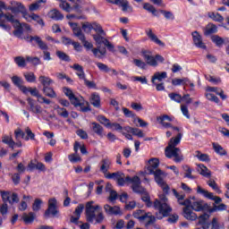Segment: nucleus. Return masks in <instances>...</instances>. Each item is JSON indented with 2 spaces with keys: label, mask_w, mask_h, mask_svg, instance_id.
I'll return each mask as SVG.
<instances>
[{
  "label": "nucleus",
  "mask_w": 229,
  "mask_h": 229,
  "mask_svg": "<svg viewBox=\"0 0 229 229\" xmlns=\"http://www.w3.org/2000/svg\"><path fill=\"white\" fill-rule=\"evenodd\" d=\"M3 10H6V5L3 1L0 0V28L2 30H4L5 31H10V30H12V27H10V25H7L4 21V19H6V21L8 22H11L13 28H15V30L13 31L14 37L21 38L24 31L22 30V25H21V22L15 18L13 14L10 13H3Z\"/></svg>",
  "instance_id": "obj_1"
},
{
  "label": "nucleus",
  "mask_w": 229,
  "mask_h": 229,
  "mask_svg": "<svg viewBox=\"0 0 229 229\" xmlns=\"http://www.w3.org/2000/svg\"><path fill=\"white\" fill-rule=\"evenodd\" d=\"M149 165L148 166V171L149 174H154L155 176V182L163 189V191L165 194L169 193V186L167 183H165V181H164V176H165V174L158 169V165H160V161L158 158H151L148 161Z\"/></svg>",
  "instance_id": "obj_2"
},
{
  "label": "nucleus",
  "mask_w": 229,
  "mask_h": 229,
  "mask_svg": "<svg viewBox=\"0 0 229 229\" xmlns=\"http://www.w3.org/2000/svg\"><path fill=\"white\" fill-rule=\"evenodd\" d=\"M86 220L88 223L101 225L105 221V215L101 206L94 204V201H88L85 206Z\"/></svg>",
  "instance_id": "obj_3"
},
{
  "label": "nucleus",
  "mask_w": 229,
  "mask_h": 229,
  "mask_svg": "<svg viewBox=\"0 0 229 229\" xmlns=\"http://www.w3.org/2000/svg\"><path fill=\"white\" fill-rule=\"evenodd\" d=\"M183 134L179 132L175 138H171L168 146L165 148V157L167 158H174V162L177 164L183 160V155H182V150L176 148L180 144Z\"/></svg>",
  "instance_id": "obj_4"
},
{
  "label": "nucleus",
  "mask_w": 229,
  "mask_h": 229,
  "mask_svg": "<svg viewBox=\"0 0 229 229\" xmlns=\"http://www.w3.org/2000/svg\"><path fill=\"white\" fill-rule=\"evenodd\" d=\"M63 92L70 99V102L73 106H80L81 112H90V105L83 98V97H76L72 92V89L69 88H64Z\"/></svg>",
  "instance_id": "obj_5"
},
{
  "label": "nucleus",
  "mask_w": 229,
  "mask_h": 229,
  "mask_svg": "<svg viewBox=\"0 0 229 229\" xmlns=\"http://www.w3.org/2000/svg\"><path fill=\"white\" fill-rule=\"evenodd\" d=\"M116 182L120 187L126 185V183H131L132 191L137 194H144L145 192L144 188L140 186V178L137 175L131 178L130 176H124L122 173Z\"/></svg>",
  "instance_id": "obj_6"
},
{
  "label": "nucleus",
  "mask_w": 229,
  "mask_h": 229,
  "mask_svg": "<svg viewBox=\"0 0 229 229\" xmlns=\"http://www.w3.org/2000/svg\"><path fill=\"white\" fill-rule=\"evenodd\" d=\"M5 10H10L12 13L14 14L21 13L23 19L28 21V22H31V21H33V14L28 13L26 7L22 5V3L11 1V5L6 7Z\"/></svg>",
  "instance_id": "obj_7"
},
{
  "label": "nucleus",
  "mask_w": 229,
  "mask_h": 229,
  "mask_svg": "<svg viewBox=\"0 0 229 229\" xmlns=\"http://www.w3.org/2000/svg\"><path fill=\"white\" fill-rule=\"evenodd\" d=\"M168 202L169 200L167 199L165 194L159 195V200L156 199L154 201L155 208H157V210H159V213L162 214L163 217H167V216H169V213L173 210L169 206Z\"/></svg>",
  "instance_id": "obj_8"
},
{
  "label": "nucleus",
  "mask_w": 229,
  "mask_h": 229,
  "mask_svg": "<svg viewBox=\"0 0 229 229\" xmlns=\"http://www.w3.org/2000/svg\"><path fill=\"white\" fill-rule=\"evenodd\" d=\"M188 207L195 212H212L210 206L205 200L194 197L188 200Z\"/></svg>",
  "instance_id": "obj_9"
},
{
  "label": "nucleus",
  "mask_w": 229,
  "mask_h": 229,
  "mask_svg": "<svg viewBox=\"0 0 229 229\" xmlns=\"http://www.w3.org/2000/svg\"><path fill=\"white\" fill-rule=\"evenodd\" d=\"M141 54L147 65H150L151 67H157L158 62L164 64V61L165 60L164 59V56L160 55H156V56H154L151 51L143 50Z\"/></svg>",
  "instance_id": "obj_10"
},
{
  "label": "nucleus",
  "mask_w": 229,
  "mask_h": 229,
  "mask_svg": "<svg viewBox=\"0 0 229 229\" xmlns=\"http://www.w3.org/2000/svg\"><path fill=\"white\" fill-rule=\"evenodd\" d=\"M29 40L30 42H33L34 40V42L38 44V47H39V49L43 51V60H46L47 62L51 61V53L47 51V49H49V47L46 42L42 40V38L38 36H30L29 37Z\"/></svg>",
  "instance_id": "obj_11"
},
{
  "label": "nucleus",
  "mask_w": 229,
  "mask_h": 229,
  "mask_svg": "<svg viewBox=\"0 0 229 229\" xmlns=\"http://www.w3.org/2000/svg\"><path fill=\"white\" fill-rule=\"evenodd\" d=\"M133 217L135 219H139L140 221H146V225H153L155 221H157V218L155 216L151 215V213H144V211L138 209L133 212Z\"/></svg>",
  "instance_id": "obj_12"
},
{
  "label": "nucleus",
  "mask_w": 229,
  "mask_h": 229,
  "mask_svg": "<svg viewBox=\"0 0 229 229\" xmlns=\"http://www.w3.org/2000/svg\"><path fill=\"white\" fill-rule=\"evenodd\" d=\"M59 8L61 10H64V12H66L67 13H71L72 10H80V4H81V1L80 0H69L70 3L73 4L72 6H71L70 3H67L65 0H59Z\"/></svg>",
  "instance_id": "obj_13"
},
{
  "label": "nucleus",
  "mask_w": 229,
  "mask_h": 229,
  "mask_svg": "<svg viewBox=\"0 0 229 229\" xmlns=\"http://www.w3.org/2000/svg\"><path fill=\"white\" fill-rule=\"evenodd\" d=\"M23 94H31L34 98H38V103H45V105H51V99L46 98L44 96L40 94L37 88L26 87V91H22Z\"/></svg>",
  "instance_id": "obj_14"
},
{
  "label": "nucleus",
  "mask_w": 229,
  "mask_h": 229,
  "mask_svg": "<svg viewBox=\"0 0 229 229\" xmlns=\"http://www.w3.org/2000/svg\"><path fill=\"white\" fill-rule=\"evenodd\" d=\"M0 194L2 196L3 201L6 204L13 205L14 203H19V195L12 191H1Z\"/></svg>",
  "instance_id": "obj_15"
},
{
  "label": "nucleus",
  "mask_w": 229,
  "mask_h": 229,
  "mask_svg": "<svg viewBox=\"0 0 229 229\" xmlns=\"http://www.w3.org/2000/svg\"><path fill=\"white\" fill-rule=\"evenodd\" d=\"M197 194H200L201 196H204V198H207L208 199H212L216 204H219L222 201L220 197L215 196L214 193L201 188V186L199 185L197 186Z\"/></svg>",
  "instance_id": "obj_16"
},
{
  "label": "nucleus",
  "mask_w": 229,
  "mask_h": 229,
  "mask_svg": "<svg viewBox=\"0 0 229 229\" xmlns=\"http://www.w3.org/2000/svg\"><path fill=\"white\" fill-rule=\"evenodd\" d=\"M57 201L56 199L52 198L48 200V208L45 212V217H49V216H56L58 214V209L56 208Z\"/></svg>",
  "instance_id": "obj_17"
},
{
  "label": "nucleus",
  "mask_w": 229,
  "mask_h": 229,
  "mask_svg": "<svg viewBox=\"0 0 229 229\" xmlns=\"http://www.w3.org/2000/svg\"><path fill=\"white\" fill-rule=\"evenodd\" d=\"M27 103L29 105V112H31L32 114H42V106L35 101V99L31 98H27Z\"/></svg>",
  "instance_id": "obj_18"
},
{
  "label": "nucleus",
  "mask_w": 229,
  "mask_h": 229,
  "mask_svg": "<svg viewBox=\"0 0 229 229\" xmlns=\"http://www.w3.org/2000/svg\"><path fill=\"white\" fill-rule=\"evenodd\" d=\"M2 142L4 144H6L7 146H9V148H11L12 149H15V146L16 148H22V142L21 141H14L13 138H12V136H8V135H4L2 136Z\"/></svg>",
  "instance_id": "obj_19"
},
{
  "label": "nucleus",
  "mask_w": 229,
  "mask_h": 229,
  "mask_svg": "<svg viewBox=\"0 0 229 229\" xmlns=\"http://www.w3.org/2000/svg\"><path fill=\"white\" fill-rule=\"evenodd\" d=\"M182 216L188 221H196L198 219V215L191 209L190 206H185L182 208Z\"/></svg>",
  "instance_id": "obj_20"
},
{
  "label": "nucleus",
  "mask_w": 229,
  "mask_h": 229,
  "mask_svg": "<svg viewBox=\"0 0 229 229\" xmlns=\"http://www.w3.org/2000/svg\"><path fill=\"white\" fill-rule=\"evenodd\" d=\"M145 33L147 37L149 38V40H151V42L157 44V46H160L161 47H164L165 46V43L162 42V40H160L158 37H157L155 33H153V30L147 29L145 30Z\"/></svg>",
  "instance_id": "obj_21"
},
{
  "label": "nucleus",
  "mask_w": 229,
  "mask_h": 229,
  "mask_svg": "<svg viewBox=\"0 0 229 229\" xmlns=\"http://www.w3.org/2000/svg\"><path fill=\"white\" fill-rule=\"evenodd\" d=\"M191 35L193 38V44L196 46V47H199V49H207V46H205V43H203L201 35H199L198 31L192 32Z\"/></svg>",
  "instance_id": "obj_22"
},
{
  "label": "nucleus",
  "mask_w": 229,
  "mask_h": 229,
  "mask_svg": "<svg viewBox=\"0 0 229 229\" xmlns=\"http://www.w3.org/2000/svg\"><path fill=\"white\" fill-rule=\"evenodd\" d=\"M83 208H85V205L83 204H79L74 211V216H71V223H74L75 225L80 221V217H81V214L83 212Z\"/></svg>",
  "instance_id": "obj_23"
},
{
  "label": "nucleus",
  "mask_w": 229,
  "mask_h": 229,
  "mask_svg": "<svg viewBox=\"0 0 229 229\" xmlns=\"http://www.w3.org/2000/svg\"><path fill=\"white\" fill-rule=\"evenodd\" d=\"M174 196H175L179 205H182V207H189V200L191 199H185V194L180 193L176 191L174 189L172 190Z\"/></svg>",
  "instance_id": "obj_24"
},
{
  "label": "nucleus",
  "mask_w": 229,
  "mask_h": 229,
  "mask_svg": "<svg viewBox=\"0 0 229 229\" xmlns=\"http://www.w3.org/2000/svg\"><path fill=\"white\" fill-rule=\"evenodd\" d=\"M157 121L159 124L163 125L164 128H173V125L170 123L174 121V117L164 114L162 116L157 117ZM165 121H169L170 123H167Z\"/></svg>",
  "instance_id": "obj_25"
},
{
  "label": "nucleus",
  "mask_w": 229,
  "mask_h": 229,
  "mask_svg": "<svg viewBox=\"0 0 229 229\" xmlns=\"http://www.w3.org/2000/svg\"><path fill=\"white\" fill-rule=\"evenodd\" d=\"M104 210L110 216H119L121 214V208L119 206L112 207L108 204L104 205Z\"/></svg>",
  "instance_id": "obj_26"
},
{
  "label": "nucleus",
  "mask_w": 229,
  "mask_h": 229,
  "mask_svg": "<svg viewBox=\"0 0 229 229\" xmlns=\"http://www.w3.org/2000/svg\"><path fill=\"white\" fill-rule=\"evenodd\" d=\"M11 81H13V85L20 89L21 92H26V86L22 85L24 83V81H22V78L14 75L11 78Z\"/></svg>",
  "instance_id": "obj_27"
},
{
  "label": "nucleus",
  "mask_w": 229,
  "mask_h": 229,
  "mask_svg": "<svg viewBox=\"0 0 229 229\" xmlns=\"http://www.w3.org/2000/svg\"><path fill=\"white\" fill-rule=\"evenodd\" d=\"M110 165H112V161L109 158H104L100 162V172L103 173L104 176L108 174Z\"/></svg>",
  "instance_id": "obj_28"
},
{
  "label": "nucleus",
  "mask_w": 229,
  "mask_h": 229,
  "mask_svg": "<svg viewBox=\"0 0 229 229\" xmlns=\"http://www.w3.org/2000/svg\"><path fill=\"white\" fill-rule=\"evenodd\" d=\"M167 78V72H157L154 73V75L151 78V82L153 85H157V81H162L163 80H165Z\"/></svg>",
  "instance_id": "obj_29"
},
{
  "label": "nucleus",
  "mask_w": 229,
  "mask_h": 229,
  "mask_svg": "<svg viewBox=\"0 0 229 229\" xmlns=\"http://www.w3.org/2000/svg\"><path fill=\"white\" fill-rule=\"evenodd\" d=\"M48 16L50 19H53V21H63L64 15L63 13L57 10V9H53L48 13Z\"/></svg>",
  "instance_id": "obj_30"
},
{
  "label": "nucleus",
  "mask_w": 229,
  "mask_h": 229,
  "mask_svg": "<svg viewBox=\"0 0 229 229\" xmlns=\"http://www.w3.org/2000/svg\"><path fill=\"white\" fill-rule=\"evenodd\" d=\"M71 69H73V71L77 72L76 74L80 80L85 79V72L83 71V66L80 65L79 64H74L72 66H71Z\"/></svg>",
  "instance_id": "obj_31"
},
{
  "label": "nucleus",
  "mask_w": 229,
  "mask_h": 229,
  "mask_svg": "<svg viewBox=\"0 0 229 229\" xmlns=\"http://www.w3.org/2000/svg\"><path fill=\"white\" fill-rule=\"evenodd\" d=\"M89 102L95 106V108H99L101 106V97L99 94L93 93L89 98Z\"/></svg>",
  "instance_id": "obj_32"
},
{
  "label": "nucleus",
  "mask_w": 229,
  "mask_h": 229,
  "mask_svg": "<svg viewBox=\"0 0 229 229\" xmlns=\"http://www.w3.org/2000/svg\"><path fill=\"white\" fill-rule=\"evenodd\" d=\"M206 90L207 92H216L222 99H226L228 98L226 95H225V91H223V89L216 87H208Z\"/></svg>",
  "instance_id": "obj_33"
},
{
  "label": "nucleus",
  "mask_w": 229,
  "mask_h": 229,
  "mask_svg": "<svg viewBox=\"0 0 229 229\" xmlns=\"http://www.w3.org/2000/svg\"><path fill=\"white\" fill-rule=\"evenodd\" d=\"M38 81L43 86V89H45V87H49V85H52V83H55L51 78L44 75L39 76Z\"/></svg>",
  "instance_id": "obj_34"
},
{
  "label": "nucleus",
  "mask_w": 229,
  "mask_h": 229,
  "mask_svg": "<svg viewBox=\"0 0 229 229\" xmlns=\"http://www.w3.org/2000/svg\"><path fill=\"white\" fill-rule=\"evenodd\" d=\"M213 33H217V26L214 25V23H208L205 30H204V35H213Z\"/></svg>",
  "instance_id": "obj_35"
},
{
  "label": "nucleus",
  "mask_w": 229,
  "mask_h": 229,
  "mask_svg": "<svg viewBox=\"0 0 229 229\" xmlns=\"http://www.w3.org/2000/svg\"><path fill=\"white\" fill-rule=\"evenodd\" d=\"M91 124L93 126L92 130H93L94 133L98 135V137H104L105 136L103 126H101L98 123H92Z\"/></svg>",
  "instance_id": "obj_36"
},
{
  "label": "nucleus",
  "mask_w": 229,
  "mask_h": 229,
  "mask_svg": "<svg viewBox=\"0 0 229 229\" xmlns=\"http://www.w3.org/2000/svg\"><path fill=\"white\" fill-rule=\"evenodd\" d=\"M143 10H146L148 12V13H152L155 17L158 16V11L149 3H144L143 4Z\"/></svg>",
  "instance_id": "obj_37"
},
{
  "label": "nucleus",
  "mask_w": 229,
  "mask_h": 229,
  "mask_svg": "<svg viewBox=\"0 0 229 229\" xmlns=\"http://www.w3.org/2000/svg\"><path fill=\"white\" fill-rule=\"evenodd\" d=\"M69 26L72 28L73 35H75V37H77L78 38L79 37H81V35L83 34V32L81 31V28L78 27V23L69 21Z\"/></svg>",
  "instance_id": "obj_38"
},
{
  "label": "nucleus",
  "mask_w": 229,
  "mask_h": 229,
  "mask_svg": "<svg viewBox=\"0 0 229 229\" xmlns=\"http://www.w3.org/2000/svg\"><path fill=\"white\" fill-rule=\"evenodd\" d=\"M208 17L212 19V21H215V22H223L225 21V18H223L219 13L209 12Z\"/></svg>",
  "instance_id": "obj_39"
},
{
  "label": "nucleus",
  "mask_w": 229,
  "mask_h": 229,
  "mask_svg": "<svg viewBox=\"0 0 229 229\" xmlns=\"http://www.w3.org/2000/svg\"><path fill=\"white\" fill-rule=\"evenodd\" d=\"M42 90H43V93L45 94V96H47V98H55L57 96L55 89L49 86L43 88Z\"/></svg>",
  "instance_id": "obj_40"
},
{
  "label": "nucleus",
  "mask_w": 229,
  "mask_h": 229,
  "mask_svg": "<svg viewBox=\"0 0 229 229\" xmlns=\"http://www.w3.org/2000/svg\"><path fill=\"white\" fill-rule=\"evenodd\" d=\"M199 174L205 176L206 178H210L212 175V172H210V170H208V167L204 165H199Z\"/></svg>",
  "instance_id": "obj_41"
},
{
  "label": "nucleus",
  "mask_w": 229,
  "mask_h": 229,
  "mask_svg": "<svg viewBox=\"0 0 229 229\" xmlns=\"http://www.w3.org/2000/svg\"><path fill=\"white\" fill-rule=\"evenodd\" d=\"M105 37H106V34L93 35V39L95 40L97 46H101V44H105V41L107 40Z\"/></svg>",
  "instance_id": "obj_42"
},
{
  "label": "nucleus",
  "mask_w": 229,
  "mask_h": 229,
  "mask_svg": "<svg viewBox=\"0 0 229 229\" xmlns=\"http://www.w3.org/2000/svg\"><path fill=\"white\" fill-rule=\"evenodd\" d=\"M182 170L184 171V178H189L190 180L196 178V176L192 175V168L191 166L184 165H182Z\"/></svg>",
  "instance_id": "obj_43"
},
{
  "label": "nucleus",
  "mask_w": 229,
  "mask_h": 229,
  "mask_svg": "<svg viewBox=\"0 0 229 229\" xmlns=\"http://www.w3.org/2000/svg\"><path fill=\"white\" fill-rule=\"evenodd\" d=\"M22 219L25 225H31V223H33V221L35 220V214H33V212H30L29 214L24 213L22 216Z\"/></svg>",
  "instance_id": "obj_44"
},
{
  "label": "nucleus",
  "mask_w": 229,
  "mask_h": 229,
  "mask_svg": "<svg viewBox=\"0 0 229 229\" xmlns=\"http://www.w3.org/2000/svg\"><path fill=\"white\" fill-rule=\"evenodd\" d=\"M187 83H189V79L187 78H175L172 80V85H174V87H179L180 85H187Z\"/></svg>",
  "instance_id": "obj_45"
},
{
  "label": "nucleus",
  "mask_w": 229,
  "mask_h": 229,
  "mask_svg": "<svg viewBox=\"0 0 229 229\" xmlns=\"http://www.w3.org/2000/svg\"><path fill=\"white\" fill-rule=\"evenodd\" d=\"M213 149L217 155H220L221 157H225V155H226V150L218 143H213Z\"/></svg>",
  "instance_id": "obj_46"
},
{
  "label": "nucleus",
  "mask_w": 229,
  "mask_h": 229,
  "mask_svg": "<svg viewBox=\"0 0 229 229\" xmlns=\"http://www.w3.org/2000/svg\"><path fill=\"white\" fill-rule=\"evenodd\" d=\"M78 38H79V40H81V42H82V44H83L84 47H86V49H92V47H94V45L86 39L85 34L79 36Z\"/></svg>",
  "instance_id": "obj_47"
},
{
  "label": "nucleus",
  "mask_w": 229,
  "mask_h": 229,
  "mask_svg": "<svg viewBox=\"0 0 229 229\" xmlns=\"http://www.w3.org/2000/svg\"><path fill=\"white\" fill-rule=\"evenodd\" d=\"M92 53L96 58H103L105 55H106V49H100L99 47L98 48H93Z\"/></svg>",
  "instance_id": "obj_48"
},
{
  "label": "nucleus",
  "mask_w": 229,
  "mask_h": 229,
  "mask_svg": "<svg viewBox=\"0 0 229 229\" xmlns=\"http://www.w3.org/2000/svg\"><path fill=\"white\" fill-rule=\"evenodd\" d=\"M208 185L209 187H211V189H213V191H215L216 192H217V194H221V192H223L220 189L219 186H217V183L216 182V181H214V179H209L207 182Z\"/></svg>",
  "instance_id": "obj_49"
},
{
  "label": "nucleus",
  "mask_w": 229,
  "mask_h": 229,
  "mask_svg": "<svg viewBox=\"0 0 229 229\" xmlns=\"http://www.w3.org/2000/svg\"><path fill=\"white\" fill-rule=\"evenodd\" d=\"M55 110L57 111V114L58 115H60V117H64V119H67V117H69V112L67 111V109L57 106L55 107Z\"/></svg>",
  "instance_id": "obj_50"
},
{
  "label": "nucleus",
  "mask_w": 229,
  "mask_h": 229,
  "mask_svg": "<svg viewBox=\"0 0 229 229\" xmlns=\"http://www.w3.org/2000/svg\"><path fill=\"white\" fill-rule=\"evenodd\" d=\"M26 81H28L29 83H35V81H37V76H35V73L33 72H25L23 74Z\"/></svg>",
  "instance_id": "obj_51"
},
{
  "label": "nucleus",
  "mask_w": 229,
  "mask_h": 229,
  "mask_svg": "<svg viewBox=\"0 0 229 229\" xmlns=\"http://www.w3.org/2000/svg\"><path fill=\"white\" fill-rule=\"evenodd\" d=\"M55 55L59 57V60H62L63 62H71V57L63 51L57 50Z\"/></svg>",
  "instance_id": "obj_52"
},
{
  "label": "nucleus",
  "mask_w": 229,
  "mask_h": 229,
  "mask_svg": "<svg viewBox=\"0 0 229 229\" xmlns=\"http://www.w3.org/2000/svg\"><path fill=\"white\" fill-rule=\"evenodd\" d=\"M97 121H99L101 124L106 126V128H109V126L112 125V123H110V120L106 118L105 115H98L97 117Z\"/></svg>",
  "instance_id": "obj_53"
},
{
  "label": "nucleus",
  "mask_w": 229,
  "mask_h": 229,
  "mask_svg": "<svg viewBox=\"0 0 229 229\" xmlns=\"http://www.w3.org/2000/svg\"><path fill=\"white\" fill-rule=\"evenodd\" d=\"M25 136L26 133H24V131H22V130L19 128L14 131V137L16 142H21V139H25Z\"/></svg>",
  "instance_id": "obj_54"
},
{
  "label": "nucleus",
  "mask_w": 229,
  "mask_h": 229,
  "mask_svg": "<svg viewBox=\"0 0 229 229\" xmlns=\"http://www.w3.org/2000/svg\"><path fill=\"white\" fill-rule=\"evenodd\" d=\"M212 42H214V44H216L218 47H221V46H223L225 44V39H223V38L216 35V36H212L211 38Z\"/></svg>",
  "instance_id": "obj_55"
},
{
  "label": "nucleus",
  "mask_w": 229,
  "mask_h": 229,
  "mask_svg": "<svg viewBox=\"0 0 229 229\" xmlns=\"http://www.w3.org/2000/svg\"><path fill=\"white\" fill-rule=\"evenodd\" d=\"M196 157L200 160V162H210V157L207 154L196 151Z\"/></svg>",
  "instance_id": "obj_56"
},
{
  "label": "nucleus",
  "mask_w": 229,
  "mask_h": 229,
  "mask_svg": "<svg viewBox=\"0 0 229 229\" xmlns=\"http://www.w3.org/2000/svg\"><path fill=\"white\" fill-rule=\"evenodd\" d=\"M168 97L170 98V99L172 101H175V103H182V95L178 94V93H170L168 95Z\"/></svg>",
  "instance_id": "obj_57"
},
{
  "label": "nucleus",
  "mask_w": 229,
  "mask_h": 229,
  "mask_svg": "<svg viewBox=\"0 0 229 229\" xmlns=\"http://www.w3.org/2000/svg\"><path fill=\"white\" fill-rule=\"evenodd\" d=\"M42 203H43L42 199H36L34 200L33 205H32V210H33L34 212H38V210H40V208H41V207H42Z\"/></svg>",
  "instance_id": "obj_58"
},
{
  "label": "nucleus",
  "mask_w": 229,
  "mask_h": 229,
  "mask_svg": "<svg viewBox=\"0 0 229 229\" xmlns=\"http://www.w3.org/2000/svg\"><path fill=\"white\" fill-rule=\"evenodd\" d=\"M160 13L166 18L167 21H174V14L170 11L160 10Z\"/></svg>",
  "instance_id": "obj_59"
},
{
  "label": "nucleus",
  "mask_w": 229,
  "mask_h": 229,
  "mask_svg": "<svg viewBox=\"0 0 229 229\" xmlns=\"http://www.w3.org/2000/svg\"><path fill=\"white\" fill-rule=\"evenodd\" d=\"M14 62L18 67H26V59H24L22 56L14 57Z\"/></svg>",
  "instance_id": "obj_60"
},
{
  "label": "nucleus",
  "mask_w": 229,
  "mask_h": 229,
  "mask_svg": "<svg viewBox=\"0 0 229 229\" xmlns=\"http://www.w3.org/2000/svg\"><path fill=\"white\" fill-rule=\"evenodd\" d=\"M47 0H38L36 3L30 5V12H35L40 8V3H46Z\"/></svg>",
  "instance_id": "obj_61"
},
{
  "label": "nucleus",
  "mask_w": 229,
  "mask_h": 229,
  "mask_svg": "<svg viewBox=\"0 0 229 229\" xmlns=\"http://www.w3.org/2000/svg\"><path fill=\"white\" fill-rule=\"evenodd\" d=\"M25 133L27 134V136H25L24 140H35V133H33V131H31V129H30V127H27L25 129Z\"/></svg>",
  "instance_id": "obj_62"
},
{
  "label": "nucleus",
  "mask_w": 229,
  "mask_h": 229,
  "mask_svg": "<svg viewBox=\"0 0 229 229\" xmlns=\"http://www.w3.org/2000/svg\"><path fill=\"white\" fill-rule=\"evenodd\" d=\"M68 159L72 163L76 164V162H81V157L78 153L71 154L68 156Z\"/></svg>",
  "instance_id": "obj_63"
},
{
  "label": "nucleus",
  "mask_w": 229,
  "mask_h": 229,
  "mask_svg": "<svg viewBox=\"0 0 229 229\" xmlns=\"http://www.w3.org/2000/svg\"><path fill=\"white\" fill-rule=\"evenodd\" d=\"M207 219H208V214H203L199 217V225H201V226H208V224H207Z\"/></svg>",
  "instance_id": "obj_64"
}]
</instances>
